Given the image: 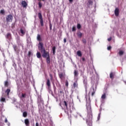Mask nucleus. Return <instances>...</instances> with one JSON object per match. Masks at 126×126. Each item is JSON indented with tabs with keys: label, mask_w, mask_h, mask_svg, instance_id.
I'll return each instance as SVG.
<instances>
[{
	"label": "nucleus",
	"mask_w": 126,
	"mask_h": 126,
	"mask_svg": "<svg viewBox=\"0 0 126 126\" xmlns=\"http://www.w3.org/2000/svg\"><path fill=\"white\" fill-rule=\"evenodd\" d=\"M87 109L88 110V116L86 119V123L89 126H92V109H91V106L90 104H87Z\"/></svg>",
	"instance_id": "obj_1"
},
{
	"label": "nucleus",
	"mask_w": 126,
	"mask_h": 126,
	"mask_svg": "<svg viewBox=\"0 0 126 126\" xmlns=\"http://www.w3.org/2000/svg\"><path fill=\"white\" fill-rule=\"evenodd\" d=\"M38 18L40 19V25L41 26H44V21H43V17L42 16V13H38Z\"/></svg>",
	"instance_id": "obj_2"
},
{
	"label": "nucleus",
	"mask_w": 126,
	"mask_h": 126,
	"mask_svg": "<svg viewBox=\"0 0 126 126\" xmlns=\"http://www.w3.org/2000/svg\"><path fill=\"white\" fill-rule=\"evenodd\" d=\"M13 19V16L12 15L9 14L6 17V20L7 22H12V20Z\"/></svg>",
	"instance_id": "obj_3"
},
{
	"label": "nucleus",
	"mask_w": 126,
	"mask_h": 126,
	"mask_svg": "<svg viewBox=\"0 0 126 126\" xmlns=\"http://www.w3.org/2000/svg\"><path fill=\"white\" fill-rule=\"evenodd\" d=\"M41 52L42 54L43 58H47V57L50 56V55H49V53L48 52H46V50L43 49V50H41Z\"/></svg>",
	"instance_id": "obj_4"
},
{
	"label": "nucleus",
	"mask_w": 126,
	"mask_h": 126,
	"mask_svg": "<svg viewBox=\"0 0 126 126\" xmlns=\"http://www.w3.org/2000/svg\"><path fill=\"white\" fill-rule=\"evenodd\" d=\"M38 49L41 51L45 50L44 47V44L42 42H39L38 43Z\"/></svg>",
	"instance_id": "obj_5"
},
{
	"label": "nucleus",
	"mask_w": 126,
	"mask_h": 126,
	"mask_svg": "<svg viewBox=\"0 0 126 126\" xmlns=\"http://www.w3.org/2000/svg\"><path fill=\"white\" fill-rule=\"evenodd\" d=\"M73 88L74 89H76L78 88V83L77 81H75L73 84Z\"/></svg>",
	"instance_id": "obj_6"
},
{
	"label": "nucleus",
	"mask_w": 126,
	"mask_h": 126,
	"mask_svg": "<svg viewBox=\"0 0 126 126\" xmlns=\"http://www.w3.org/2000/svg\"><path fill=\"white\" fill-rule=\"evenodd\" d=\"M120 10L118 8H116L114 11V13L116 16H119V14H120Z\"/></svg>",
	"instance_id": "obj_7"
},
{
	"label": "nucleus",
	"mask_w": 126,
	"mask_h": 126,
	"mask_svg": "<svg viewBox=\"0 0 126 126\" xmlns=\"http://www.w3.org/2000/svg\"><path fill=\"white\" fill-rule=\"evenodd\" d=\"M91 92H92V96H94V94H95V93L96 92V90H95L94 89V87H93L92 89H91V90L90 91V93Z\"/></svg>",
	"instance_id": "obj_8"
},
{
	"label": "nucleus",
	"mask_w": 126,
	"mask_h": 126,
	"mask_svg": "<svg viewBox=\"0 0 126 126\" xmlns=\"http://www.w3.org/2000/svg\"><path fill=\"white\" fill-rule=\"evenodd\" d=\"M46 85L48 86V88L51 87V81H50V79H47Z\"/></svg>",
	"instance_id": "obj_9"
},
{
	"label": "nucleus",
	"mask_w": 126,
	"mask_h": 126,
	"mask_svg": "<svg viewBox=\"0 0 126 126\" xmlns=\"http://www.w3.org/2000/svg\"><path fill=\"white\" fill-rule=\"evenodd\" d=\"M25 124L26 126H30V122H29V119H25Z\"/></svg>",
	"instance_id": "obj_10"
},
{
	"label": "nucleus",
	"mask_w": 126,
	"mask_h": 126,
	"mask_svg": "<svg viewBox=\"0 0 126 126\" xmlns=\"http://www.w3.org/2000/svg\"><path fill=\"white\" fill-rule=\"evenodd\" d=\"M78 71L77 70H74V77H78Z\"/></svg>",
	"instance_id": "obj_11"
},
{
	"label": "nucleus",
	"mask_w": 126,
	"mask_h": 126,
	"mask_svg": "<svg viewBox=\"0 0 126 126\" xmlns=\"http://www.w3.org/2000/svg\"><path fill=\"white\" fill-rule=\"evenodd\" d=\"M22 4L23 7H27L28 5L27 2L26 1H22Z\"/></svg>",
	"instance_id": "obj_12"
},
{
	"label": "nucleus",
	"mask_w": 126,
	"mask_h": 126,
	"mask_svg": "<svg viewBox=\"0 0 126 126\" xmlns=\"http://www.w3.org/2000/svg\"><path fill=\"white\" fill-rule=\"evenodd\" d=\"M77 35L79 38H81L82 37V33L80 31L77 32Z\"/></svg>",
	"instance_id": "obj_13"
},
{
	"label": "nucleus",
	"mask_w": 126,
	"mask_h": 126,
	"mask_svg": "<svg viewBox=\"0 0 126 126\" xmlns=\"http://www.w3.org/2000/svg\"><path fill=\"white\" fill-rule=\"evenodd\" d=\"M37 40L39 42H41V41H42V38H41V35H40V34H37Z\"/></svg>",
	"instance_id": "obj_14"
},
{
	"label": "nucleus",
	"mask_w": 126,
	"mask_h": 126,
	"mask_svg": "<svg viewBox=\"0 0 126 126\" xmlns=\"http://www.w3.org/2000/svg\"><path fill=\"white\" fill-rule=\"evenodd\" d=\"M115 75V74L113 72H111L110 73V78H111V79H114V76Z\"/></svg>",
	"instance_id": "obj_15"
},
{
	"label": "nucleus",
	"mask_w": 126,
	"mask_h": 126,
	"mask_svg": "<svg viewBox=\"0 0 126 126\" xmlns=\"http://www.w3.org/2000/svg\"><path fill=\"white\" fill-rule=\"evenodd\" d=\"M77 55L78 56V57H82V53H81V51L80 50L77 52Z\"/></svg>",
	"instance_id": "obj_16"
},
{
	"label": "nucleus",
	"mask_w": 126,
	"mask_h": 126,
	"mask_svg": "<svg viewBox=\"0 0 126 126\" xmlns=\"http://www.w3.org/2000/svg\"><path fill=\"white\" fill-rule=\"evenodd\" d=\"M106 93H104L102 95H101V99L102 100H105V99H106Z\"/></svg>",
	"instance_id": "obj_17"
},
{
	"label": "nucleus",
	"mask_w": 126,
	"mask_h": 126,
	"mask_svg": "<svg viewBox=\"0 0 126 126\" xmlns=\"http://www.w3.org/2000/svg\"><path fill=\"white\" fill-rule=\"evenodd\" d=\"M36 57L38 59L41 58V53H40L39 52H37L36 53Z\"/></svg>",
	"instance_id": "obj_18"
},
{
	"label": "nucleus",
	"mask_w": 126,
	"mask_h": 126,
	"mask_svg": "<svg viewBox=\"0 0 126 126\" xmlns=\"http://www.w3.org/2000/svg\"><path fill=\"white\" fill-rule=\"evenodd\" d=\"M20 31V33H22V36H23V35H25V32L22 29H21Z\"/></svg>",
	"instance_id": "obj_19"
},
{
	"label": "nucleus",
	"mask_w": 126,
	"mask_h": 126,
	"mask_svg": "<svg viewBox=\"0 0 126 126\" xmlns=\"http://www.w3.org/2000/svg\"><path fill=\"white\" fill-rule=\"evenodd\" d=\"M46 63L48 64L50 63V56H47V57L46 58Z\"/></svg>",
	"instance_id": "obj_20"
},
{
	"label": "nucleus",
	"mask_w": 126,
	"mask_h": 126,
	"mask_svg": "<svg viewBox=\"0 0 126 126\" xmlns=\"http://www.w3.org/2000/svg\"><path fill=\"white\" fill-rule=\"evenodd\" d=\"M13 48L15 52H17V45H13Z\"/></svg>",
	"instance_id": "obj_21"
},
{
	"label": "nucleus",
	"mask_w": 126,
	"mask_h": 126,
	"mask_svg": "<svg viewBox=\"0 0 126 126\" xmlns=\"http://www.w3.org/2000/svg\"><path fill=\"white\" fill-rule=\"evenodd\" d=\"M10 93V89H7L5 91V93L7 94V96H8V95H9Z\"/></svg>",
	"instance_id": "obj_22"
},
{
	"label": "nucleus",
	"mask_w": 126,
	"mask_h": 126,
	"mask_svg": "<svg viewBox=\"0 0 126 126\" xmlns=\"http://www.w3.org/2000/svg\"><path fill=\"white\" fill-rule=\"evenodd\" d=\"M88 4H89V5H92V4H93V1L91 0H89Z\"/></svg>",
	"instance_id": "obj_23"
},
{
	"label": "nucleus",
	"mask_w": 126,
	"mask_h": 126,
	"mask_svg": "<svg viewBox=\"0 0 126 126\" xmlns=\"http://www.w3.org/2000/svg\"><path fill=\"white\" fill-rule=\"evenodd\" d=\"M6 37L7 39H10V38H11V34L10 33H7Z\"/></svg>",
	"instance_id": "obj_24"
},
{
	"label": "nucleus",
	"mask_w": 126,
	"mask_h": 126,
	"mask_svg": "<svg viewBox=\"0 0 126 126\" xmlns=\"http://www.w3.org/2000/svg\"><path fill=\"white\" fill-rule=\"evenodd\" d=\"M63 103H64L63 104L64 106H65L66 109H67V102H66V101H64Z\"/></svg>",
	"instance_id": "obj_25"
},
{
	"label": "nucleus",
	"mask_w": 126,
	"mask_h": 126,
	"mask_svg": "<svg viewBox=\"0 0 126 126\" xmlns=\"http://www.w3.org/2000/svg\"><path fill=\"white\" fill-rule=\"evenodd\" d=\"M4 86H5V87H8V81H5Z\"/></svg>",
	"instance_id": "obj_26"
},
{
	"label": "nucleus",
	"mask_w": 126,
	"mask_h": 126,
	"mask_svg": "<svg viewBox=\"0 0 126 126\" xmlns=\"http://www.w3.org/2000/svg\"><path fill=\"white\" fill-rule=\"evenodd\" d=\"M23 116L24 118H26V117H27V112H24L23 113Z\"/></svg>",
	"instance_id": "obj_27"
},
{
	"label": "nucleus",
	"mask_w": 126,
	"mask_h": 126,
	"mask_svg": "<svg viewBox=\"0 0 126 126\" xmlns=\"http://www.w3.org/2000/svg\"><path fill=\"white\" fill-rule=\"evenodd\" d=\"M59 77H60V78H61V79H62L63 78V73H60L59 74Z\"/></svg>",
	"instance_id": "obj_28"
},
{
	"label": "nucleus",
	"mask_w": 126,
	"mask_h": 126,
	"mask_svg": "<svg viewBox=\"0 0 126 126\" xmlns=\"http://www.w3.org/2000/svg\"><path fill=\"white\" fill-rule=\"evenodd\" d=\"M52 50H53V55H55V53H56V47L55 46H54L52 48Z\"/></svg>",
	"instance_id": "obj_29"
},
{
	"label": "nucleus",
	"mask_w": 126,
	"mask_h": 126,
	"mask_svg": "<svg viewBox=\"0 0 126 126\" xmlns=\"http://www.w3.org/2000/svg\"><path fill=\"white\" fill-rule=\"evenodd\" d=\"M27 94L26 93L22 94V98H26Z\"/></svg>",
	"instance_id": "obj_30"
},
{
	"label": "nucleus",
	"mask_w": 126,
	"mask_h": 126,
	"mask_svg": "<svg viewBox=\"0 0 126 126\" xmlns=\"http://www.w3.org/2000/svg\"><path fill=\"white\" fill-rule=\"evenodd\" d=\"M38 7L39 8H42V3L40 1L38 2Z\"/></svg>",
	"instance_id": "obj_31"
},
{
	"label": "nucleus",
	"mask_w": 126,
	"mask_h": 126,
	"mask_svg": "<svg viewBox=\"0 0 126 126\" xmlns=\"http://www.w3.org/2000/svg\"><path fill=\"white\" fill-rule=\"evenodd\" d=\"M77 29H80V28H81V25H80V24H78L77 25Z\"/></svg>",
	"instance_id": "obj_32"
},
{
	"label": "nucleus",
	"mask_w": 126,
	"mask_h": 126,
	"mask_svg": "<svg viewBox=\"0 0 126 126\" xmlns=\"http://www.w3.org/2000/svg\"><path fill=\"white\" fill-rule=\"evenodd\" d=\"M52 84L53 85L54 90V91H56V89H57V88L56 87V86L55 85V83H54V82H53Z\"/></svg>",
	"instance_id": "obj_33"
},
{
	"label": "nucleus",
	"mask_w": 126,
	"mask_h": 126,
	"mask_svg": "<svg viewBox=\"0 0 126 126\" xmlns=\"http://www.w3.org/2000/svg\"><path fill=\"white\" fill-rule=\"evenodd\" d=\"M72 31L73 32L76 31V28L75 26H73L72 28Z\"/></svg>",
	"instance_id": "obj_34"
},
{
	"label": "nucleus",
	"mask_w": 126,
	"mask_h": 126,
	"mask_svg": "<svg viewBox=\"0 0 126 126\" xmlns=\"http://www.w3.org/2000/svg\"><path fill=\"white\" fill-rule=\"evenodd\" d=\"M119 54L120 55V56H123V55H124V52L122 51H120L119 52Z\"/></svg>",
	"instance_id": "obj_35"
},
{
	"label": "nucleus",
	"mask_w": 126,
	"mask_h": 126,
	"mask_svg": "<svg viewBox=\"0 0 126 126\" xmlns=\"http://www.w3.org/2000/svg\"><path fill=\"white\" fill-rule=\"evenodd\" d=\"M0 101L1 102H5V98H4L3 97H1V99H0Z\"/></svg>",
	"instance_id": "obj_36"
},
{
	"label": "nucleus",
	"mask_w": 126,
	"mask_h": 126,
	"mask_svg": "<svg viewBox=\"0 0 126 126\" xmlns=\"http://www.w3.org/2000/svg\"><path fill=\"white\" fill-rule=\"evenodd\" d=\"M100 117H101V113H99V114L98 115L97 121H99V120H100Z\"/></svg>",
	"instance_id": "obj_37"
},
{
	"label": "nucleus",
	"mask_w": 126,
	"mask_h": 126,
	"mask_svg": "<svg viewBox=\"0 0 126 126\" xmlns=\"http://www.w3.org/2000/svg\"><path fill=\"white\" fill-rule=\"evenodd\" d=\"M0 13L1 14H4V10H1Z\"/></svg>",
	"instance_id": "obj_38"
},
{
	"label": "nucleus",
	"mask_w": 126,
	"mask_h": 126,
	"mask_svg": "<svg viewBox=\"0 0 126 126\" xmlns=\"http://www.w3.org/2000/svg\"><path fill=\"white\" fill-rule=\"evenodd\" d=\"M49 76L50 77L51 80H53V75H52V74H50Z\"/></svg>",
	"instance_id": "obj_39"
},
{
	"label": "nucleus",
	"mask_w": 126,
	"mask_h": 126,
	"mask_svg": "<svg viewBox=\"0 0 126 126\" xmlns=\"http://www.w3.org/2000/svg\"><path fill=\"white\" fill-rule=\"evenodd\" d=\"M83 82H84V84L87 85V81L86 80H84Z\"/></svg>",
	"instance_id": "obj_40"
},
{
	"label": "nucleus",
	"mask_w": 126,
	"mask_h": 126,
	"mask_svg": "<svg viewBox=\"0 0 126 126\" xmlns=\"http://www.w3.org/2000/svg\"><path fill=\"white\" fill-rule=\"evenodd\" d=\"M31 55H32L31 51H29V53H28L29 57H31Z\"/></svg>",
	"instance_id": "obj_41"
},
{
	"label": "nucleus",
	"mask_w": 126,
	"mask_h": 126,
	"mask_svg": "<svg viewBox=\"0 0 126 126\" xmlns=\"http://www.w3.org/2000/svg\"><path fill=\"white\" fill-rule=\"evenodd\" d=\"M82 42L84 44H86V39H83Z\"/></svg>",
	"instance_id": "obj_42"
},
{
	"label": "nucleus",
	"mask_w": 126,
	"mask_h": 126,
	"mask_svg": "<svg viewBox=\"0 0 126 126\" xmlns=\"http://www.w3.org/2000/svg\"><path fill=\"white\" fill-rule=\"evenodd\" d=\"M65 86H66V87L68 86V81H67L65 82Z\"/></svg>",
	"instance_id": "obj_43"
},
{
	"label": "nucleus",
	"mask_w": 126,
	"mask_h": 126,
	"mask_svg": "<svg viewBox=\"0 0 126 126\" xmlns=\"http://www.w3.org/2000/svg\"><path fill=\"white\" fill-rule=\"evenodd\" d=\"M50 30H52V24L50 23L49 24Z\"/></svg>",
	"instance_id": "obj_44"
},
{
	"label": "nucleus",
	"mask_w": 126,
	"mask_h": 126,
	"mask_svg": "<svg viewBox=\"0 0 126 126\" xmlns=\"http://www.w3.org/2000/svg\"><path fill=\"white\" fill-rule=\"evenodd\" d=\"M111 49H112V47L111 46H108L107 47V50H108V51H110V50H111Z\"/></svg>",
	"instance_id": "obj_45"
},
{
	"label": "nucleus",
	"mask_w": 126,
	"mask_h": 126,
	"mask_svg": "<svg viewBox=\"0 0 126 126\" xmlns=\"http://www.w3.org/2000/svg\"><path fill=\"white\" fill-rule=\"evenodd\" d=\"M112 40V37H110L109 38H108V41H109V42H110V41Z\"/></svg>",
	"instance_id": "obj_46"
},
{
	"label": "nucleus",
	"mask_w": 126,
	"mask_h": 126,
	"mask_svg": "<svg viewBox=\"0 0 126 126\" xmlns=\"http://www.w3.org/2000/svg\"><path fill=\"white\" fill-rule=\"evenodd\" d=\"M82 61H83V62H85V58H82Z\"/></svg>",
	"instance_id": "obj_47"
},
{
	"label": "nucleus",
	"mask_w": 126,
	"mask_h": 126,
	"mask_svg": "<svg viewBox=\"0 0 126 126\" xmlns=\"http://www.w3.org/2000/svg\"><path fill=\"white\" fill-rule=\"evenodd\" d=\"M63 41H64V43H66V39L64 38Z\"/></svg>",
	"instance_id": "obj_48"
},
{
	"label": "nucleus",
	"mask_w": 126,
	"mask_h": 126,
	"mask_svg": "<svg viewBox=\"0 0 126 126\" xmlns=\"http://www.w3.org/2000/svg\"><path fill=\"white\" fill-rule=\"evenodd\" d=\"M5 123H7V119L6 118L5 119Z\"/></svg>",
	"instance_id": "obj_49"
},
{
	"label": "nucleus",
	"mask_w": 126,
	"mask_h": 126,
	"mask_svg": "<svg viewBox=\"0 0 126 126\" xmlns=\"http://www.w3.org/2000/svg\"><path fill=\"white\" fill-rule=\"evenodd\" d=\"M35 126H39V124H38V122H36L35 124Z\"/></svg>",
	"instance_id": "obj_50"
},
{
	"label": "nucleus",
	"mask_w": 126,
	"mask_h": 126,
	"mask_svg": "<svg viewBox=\"0 0 126 126\" xmlns=\"http://www.w3.org/2000/svg\"><path fill=\"white\" fill-rule=\"evenodd\" d=\"M69 2H72L73 1V0H68Z\"/></svg>",
	"instance_id": "obj_51"
},
{
	"label": "nucleus",
	"mask_w": 126,
	"mask_h": 126,
	"mask_svg": "<svg viewBox=\"0 0 126 126\" xmlns=\"http://www.w3.org/2000/svg\"><path fill=\"white\" fill-rule=\"evenodd\" d=\"M60 93L61 94H62V93H63V92L62 91H60Z\"/></svg>",
	"instance_id": "obj_52"
},
{
	"label": "nucleus",
	"mask_w": 126,
	"mask_h": 126,
	"mask_svg": "<svg viewBox=\"0 0 126 126\" xmlns=\"http://www.w3.org/2000/svg\"><path fill=\"white\" fill-rule=\"evenodd\" d=\"M67 115H68V116H69V113H68V112L67 113Z\"/></svg>",
	"instance_id": "obj_53"
},
{
	"label": "nucleus",
	"mask_w": 126,
	"mask_h": 126,
	"mask_svg": "<svg viewBox=\"0 0 126 126\" xmlns=\"http://www.w3.org/2000/svg\"><path fill=\"white\" fill-rule=\"evenodd\" d=\"M59 87H61V85H60V83H59Z\"/></svg>",
	"instance_id": "obj_54"
},
{
	"label": "nucleus",
	"mask_w": 126,
	"mask_h": 126,
	"mask_svg": "<svg viewBox=\"0 0 126 126\" xmlns=\"http://www.w3.org/2000/svg\"><path fill=\"white\" fill-rule=\"evenodd\" d=\"M42 0V1H45V0Z\"/></svg>",
	"instance_id": "obj_55"
},
{
	"label": "nucleus",
	"mask_w": 126,
	"mask_h": 126,
	"mask_svg": "<svg viewBox=\"0 0 126 126\" xmlns=\"http://www.w3.org/2000/svg\"><path fill=\"white\" fill-rule=\"evenodd\" d=\"M39 1H40L41 0H38Z\"/></svg>",
	"instance_id": "obj_56"
}]
</instances>
